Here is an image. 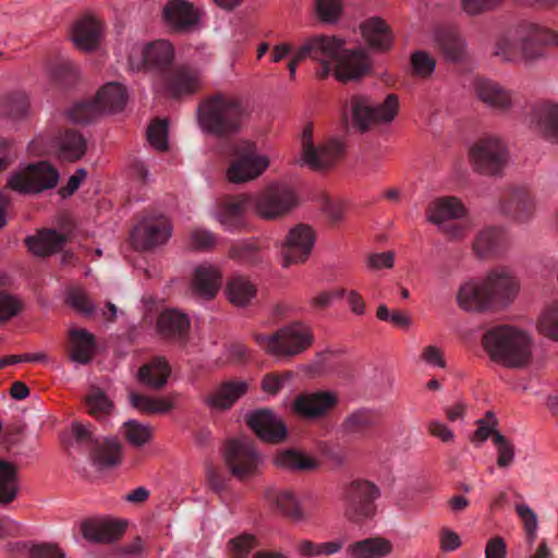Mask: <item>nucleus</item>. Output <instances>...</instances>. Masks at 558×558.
Returning <instances> with one entry per match:
<instances>
[{
    "label": "nucleus",
    "instance_id": "2",
    "mask_svg": "<svg viewBox=\"0 0 558 558\" xmlns=\"http://www.w3.org/2000/svg\"><path fill=\"white\" fill-rule=\"evenodd\" d=\"M483 345L492 360L509 367L527 365L533 355V340L523 328L501 325L488 330Z\"/></svg>",
    "mask_w": 558,
    "mask_h": 558
},
{
    "label": "nucleus",
    "instance_id": "19",
    "mask_svg": "<svg viewBox=\"0 0 558 558\" xmlns=\"http://www.w3.org/2000/svg\"><path fill=\"white\" fill-rule=\"evenodd\" d=\"M337 401V395L329 390L304 392L293 400L292 411L304 418L317 420L325 416Z\"/></svg>",
    "mask_w": 558,
    "mask_h": 558
},
{
    "label": "nucleus",
    "instance_id": "32",
    "mask_svg": "<svg viewBox=\"0 0 558 558\" xmlns=\"http://www.w3.org/2000/svg\"><path fill=\"white\" fill-rule=\"evenodd\" d=\"M123 531V525L110 519H89L82 523L85 539L94 543L116 541Z\"/></svg>",
    "mask_w": 558,
    "mask_h": 558
},
{
    "label": "nucleus",
    "instance_id": "35",
    "mask_svg": "<svg viewBox=\"0 0 558 558\" xmlns=\"http://www.w3.org/2000/svg\"><path fill=\"white\" fill-rule=\"evenodd\" d=\"M65 242L66 236L63 233L50 229L38 231L26 239L28 250L40 257L59 252Z\"/></svg>",
    "mask_w": 558,
    "mask_h": 558
},
{
    "label": "nucleus",
    "instance_id": "59",
    "mask_svg": "<svg viewBox=\"0 0 558 558\" xmlns=\"http://www.w3.org/2000/svg\"><path fill=\"white\" fill-rule=\"evenodd\" d=\"M411 64L415 75L421 77L429 76L436 68L435 59L425 51H416L411 57Z\"/></svg>",
    "mask_w": 558,
    "mask_h": 558
},
{
    "label": "nucleus",
    "instance_id": "36",
    "mask_svg": "<svg viewBox=\"0 0 558 558\" xmlns=\"http://www.w3.org/2000/svg\"><path fill=\"white\" fill-rule=\"evenodd\" d=\"M157 328L166 338L182 340L189 331L190 318L178 310L168 308L159 315Z\"/></svg>",
    "mask_w": 558,
    "mask_h": 558
},
{
    "label": "nucleus",
    "instance_id": "62",
    "mask_svg": "<svg viewBox=\"0 0 558 558\" xmlns=\"http://www.w3.org/2000/svg\"><path fill=\"white\" fill-rule=\"evenodd\" d=\"M466 44L463 39L458 37H448L441 43V49L446 57L452 61L460 60L465 52Z\"/></svg>",
    "mask_w": 558,
    "mask_h": 558
},
{
    "label": "nucleus",
    "instance_id": "38",
    "mask_svg": "<svg viewBox=\"0 0 558 558\" xmlns=\"http://www.w3.org/2000/svg\"><path fill=\"white\" fill-rule=\"evenodd\" d=\"M268 502L295 521L305 519L299 497L288 488H270L266 493Z\"/></svg>",
    "mask_w": 558,
    "mask_h": 558
},
{
    "label": "nucleus",
    "instance_id": "31",
    "mask_svg": "<svg viewBox=\"0 0 558 558\" xmlns=\"http://www.w3.org/2000/svg\"><path fill=\"white\" fill-rule=\"evenodd\" d=\"M363 39L374 49L389 50L393 44V35L388 24L378 16L364 21L361 26Z\"/></svg>",
    "mask_w": 558,
    "mask_h": 558
},
{
    "label": "nucleus",
    "instance_id": "57",
    "mask_svg": "<svg viewBox=\"0 0 558 558\" xmlns=\"http://www.w3.org/2000/svg\"><path fill=\"white\" fill-rule=\"evenodd\" d=\"M216 244V238L214 233L207 229L195 228L193 229L187 238V245L194 251H208Z\"/></svg>",
    "mask_w": 558,
    "mask_h": 558
},
{
    "label": "nucleus",
    "instance_id": "39",
    "mask_svg": "<svg viewBox=\"0 0 558 558\" xmlns=\"http://www.w3.org/2000/svg\"><path fill=\"white\" fill-rule=\"evenodd\" d=\"M70 347V359L78 364H87L95 351L94 336L86 329H71Z\"/></svg>",
    "mask_w": 558,
    "mask_h": 558
},
{
    "label": "nucleus",
    "instance_id": "23",
    "mask_svg": "<svg viewBox=\"0 0 558 558\" xmlns=\"http://www.w3.org/2000/svg\"><path fill=\"white\" fill-rule=\"evenodd\" d=\"M466 207L462 201L456 196H441L433 199L426 210V219L442 228L451 220L462 219L466 216Z\"/></svg>",
    "mask_w": 558,
    "mask_h": 558
},
{
    "label": "nucleus",
    "instance_id": "55",
    "mask_svg": "<svg viewBox=\"0 0 558 558\" xmlns=\"http://www.w3.org/2000/svg\"><path fill=\"white\" fill-rule=\"evenodd\" d=\"M317 16L325 23H335L342 12V0H314Z\"/></svg>",
    "mask_w": 558,
    "mask_h": 558
},
{
    "label": "nucleus",
    "instance_id": "10",
    "mask_svg": "<svg viewBox=\"0 0 558 558\" xmlns=\"http://www.w3.org/2000/svg\"><path fill=\"white\" fill-rule=\"evenodd\" d=\"M343 151V143L338 138L315 145L313 126L308 124L302 131L301 156L298 162L313 170H324L333 166L341 158Z\"/></svg>",
    "mask_w": 558,
    "mask_h": 558
},
{
    "label": "nucleus",
    "instance_id": "21",
    "mask_svg": "<svg viewBox=\"0 0 558 558\" xmlns=\"http://www.w3.org/2000/svg\"><path fill=\"white\" fill-rule=\"evenodd\" d=\"M162 20L173 32L186 33L199 23L198 13L186 0H169L162 9Z\"/></svg>",
    "mask_w": 558,
    "mask_h": 558
},
{
    "label": "nucleus",
    "instance_id": "51",
    "mask_svg": "<svg viewBox=\"0 0 558 558\" xmlns=\"http://www.w3.org/2000/svg\"><path fill=\"white\" fill-rule=\"evenodd\" d=\"M494 445L496 448V464L502 470H509L515 461L514 445L500 433L494 434Z\"/></svg>",
    "mask_w": 558,
    "mask_h": 558
},
{
    "label": "nucleus",
    "instance_id": "33",
    "mask_svg": "<svg viewBox=\"0 0 558 558\" xmlns=\"http://www.w3.org/2000/svg\"><path fill=\"white\" fill-rule=\"evenodd\" d=\"M221 287V274L216 266L198 265L194 269L192 289L201 298H214Z\"/></svg>",
    "mask_w": 558,
    "mask_h": 558
},
{
    "label": "nucleus",
    "instance_id": "4",
    "mask_svg": "<svg viewBox=\"0 0 558 558\" xmlns=\"http://www.w3.org/2000/svg\"><path fill=\"white\" fill-rule=\"evenodd\" d=\"M254 339L264 352L277 360L299 355L313 343L311 329L301 323L284 326L274 333L255 335Z\"/></svg>",
    "mask_w": 558,
    "mask_h": 558
},
{
    "label": "nucleus",
    "instance_id": "11",
    "mask_svg": "<svg viewBox=\"0 0 558 558\" xmlns=\"http://www.w3.org/2000/svg\"><path fill=\"white\" fill-rule=\"evenodd\" d=\"M225 459L230 473L240 481H246L259 473L263 456L246 438L231 439L225 449Z\"/></svg>",
    "mask_w": 558,
    "mask_h": 558
},
{
    "label": "nucleus",
    "instance_id": "17",
    "mask_svg": "<svg viewBox=\"0 0 558 558\" xmlns=\"http://www.w3.org/2000/svg\"><path fill=\"white\" fill-rule=\"evenodd\" d=\"M172 235V225L165 216L146 217L132 231L133 246L150 250L165 244Z\"/></svg>",
    "mask_w": 558,
    "mask_h": 558
},
{
    "label": "nucleus",
    "instance_id": "60",
    "mask_svg": "<svg viewBox=\"0 0 558 558\" xmlns=\"http://www.w3.org/2000/svg\"><path fill=\"white\" fill-rule=\"evenodd\" d=\"M373 423V416L368 411L359 410L350 414L344 421V427L348 432H359Z\"/></svg>",
    "mask_w": 558,
    "mask_h": 558
},
{
    "label": "nucleus",
    "instance_id": "45",
    "mask_svg": "<svg viewBox=\"0 0 558 558\" xmlns=\"http://www.w3.org/2000/svg\"><path fill=\"white\" fill-rule=\"evenodd\" d=\"M351 114L354 125L361 130H367L375 123L374 106L369 97L364 95H354L350 99Z\"/></svg>",
    "mask_w": 558,
    "mask_h": 558
},
{
    "label": "nucleus",
    "instance_id": "40",
    "mask_svg": "<svg viewBox=\"0 0 558 558\" xmlns=\"http://www.w3.org/2000/svg\"><path fill=\"white\" fill-rule=\"evenodd\" d=\"M256 286L247 278L234 276L226 287V295L231 304L236 307H244L256 298Z\"/></svg>",
    "mask_w": 558,
    "mask_h": 558
},
{
    "label": "nucleus",
    "instance_id": "1",
    "mask_svg": "<svg viewBox=\"0 0 558 558\" xmlns=\"http://www.w3.org/2000/svg\"><path fill=\"white\" fill-rule=\"evenodd\" d=\"M558 46V33L537 23L507 28L494 44V54L507 62L531 64L545 58L544 47Z\"/></svg>",
    "mask_w": 558,
    "mask_h": 558
},
{
    "label": "nucleus",
    "instance_id": "29",
    "mask_svg": "<svg viewBox=\"0 0 558 558\" xmlns=\"http://www.w3.org/2000/svg\"><path fill=\"white\" fill-rule=\"evenodd\" d=\"M248 390V384L244 380L227 381L209 393L205 402L214 410L231 408Z\"/></svg>",
    "mask_w": 558,
    "mask_h": 558
},
{
    "label": "nucleus",
    "instance_id": "48",
    "mask_svg": "<svg viewBox=\"0 0 558 558\" xmlns=\"http://www.w3.org/2000/svg\"><path fill=\"white\" fill-rule=\"evenodd\" d=\"M19 490V480L16 469L13 464L0 462V502H11Z\"/></svg>",
    "mask_w": 558,
    "mask_h": 558
},
{
    "label": "nucleus",
    "instance_id": "56",
    "mask_svg": "<svg viewBox=\"0 0 558 558\" xmlns=\"http://www.w3.org/2000/svg\"><path fill=\"white\" fill-rule=\"evenodd\" d=\"M66 301L74 310L85 316H90L96 313L94 302L83 289L75 288L70 290L68 292Z\"/></svg>",
    "mask_w": 558,
    "mask_h": 558
},
{
    "label": "nucleus",
    "instance_id": "44",
    "mask_svg": "<svg viewBox=\"0 0 558 558\" xmlns=\"http://www.w3.org/2000/svg\"><path fill=\"white\" fill-rule=\"evenodd\" d=\"M536 209V201L529 192L515 191L511 194L505 210L519 221L529 220Z\"/></svg>",
    "mask_w": 558,
    "mask_h": 558
},
{
    "label": "nucleus",
    "instance_id": "8",
    "mask_svg": "<svg viewBox=\"0 0 558 558\" xmlns=\"http://www.w3.org/2000/svg\"><path fill=\"white\" fill-rule=\"evenodd\" d=\"M270 166L267 155L257 154L254 143L243 141L232 147L226 178L232 184H243L258 179Z\"/></svg>",
    "mask_w": 558,
    "mask_h": 558
},
{
    "label": "nucleus",
    "instance_id": "37",
    "mask_svg": "<svg viewBox=\"0 0 558 558\" xmlns=\"http://www.w3.org/2000/svg\"><path fill=\"white\" fill-rule=\"evenodd\" d=\"M53 148L59 158L75 161L86 153V140L76 131H65L56 137Z\"/></svg>",
    "mask_w": 558,
    "mask_h": 558
},
{
    "label": "nucleus",
    "instance_id": "42",
    "mask_svg": "<svg viewBox=\"0 0 558 558\" xmlns=\"http://www.w3.org/2000/svg\"><path fill=\"white\" fill-rule=\"evenodd\" d=\"M121 459V445L116 439L97 441V448L92 454L93 464L99 470L113 468L120 463Z\"/></svg>",
    "mask_w": 558,
    "mask_h": 558
},
{
    "label": "nucleus",
    "instance_id": "43",
    "mask_svg": "<svg viewBox=\"0 0 558 558\" xmlns=\"http://www.w3.org/2000/svg\"><path fill=\"white\" fill-rule=\"evenodd\" d=\"M536 128L547 140L558 142V105H544L536 109Z\"/></svg>",
    "mask_w": 558,
    "mask_h": 558
},
{
    "label": "nucleus",
    "instance_id": "25",
    "mask_svg": "<svg viewBox=\"0 0 558 558\" xmlns=\"http://www.w3.org/2000/svg\"><path fill=\"white\" fill-rule=\"evenodd\" d=\"M474 88L478 99L493 110L505 112L513 105L512 93L495 81L478 78L475 82Z\"/></svg>",
    "mask_w": 558,
    "mask_h": 558
},
{
    "label": "nucleus",
    "instance_id": "53",
    "mask_svg": "<svg viewBox=\"0 0 558 558\" xmlns=\"http://www.w3.org/2000/svg\"><path fill=\"white\" fill-rule=\"evenodd\" d=\"M504 0H460V9L470 17L480 16L498 9Z\"/></svg>",
    "mask_w": 558,
    "mask_h": 558
},
{
    "label": "nucleus",
    "instance_id": "47",
    "mask_svg": "<svg viewBox=\"0 0 558 558\" xmlns=\"http://www.w3.org/2000/svg\"><path fill=\"white\" fill-rule=\"evenodd\" d=\"M122 437L134 448H142L153 438V427L149 424L129 420L120 427Z\"/></svg>",
    "mask_w": 558,
    "mask_h": 558
},
{
    "label": "nucleus",
    "instance_id": "3",
    "mask_svg": "<svg viewBox=\"0 0 558 558\" xmlns=\"http://www.w3.org/2000/svg\"><path fill=\"white\" fill-rule=\"evenodd\" d=\"M248 117V109L236 97L216 94L197 109V122L204 133L228 136L238 133Z\"/></svg>",
    "mask_w": 558,
    "mask_h": 558
},
{
    "label": "nucleus",
    "instance_id": "30",
    "mask_svg": "<svg viewBox=\"0 0 558 558\" xmlns=\"http://www.w3.org/2000/svg\"><path fill=\"white\" fill-rule=\"evenodd\" d=\"M393 551L388 538L376 536L354 542L345 548L347 558H386Z\"/></svg>",
    "mask_w": 558,
    "mask_h": 558
},
{
    "label": "nucleus",
    "instance_id": "12",
    "mask_svg": "<svg viewBox=\"0 0 558 558\" xmlns=\"http://www.w3.org/2000/svg\"><path fill=\"white\" fill-rule=\"evenodd\" d=\"M343 46L344 41L339 37L315 34L303 39L299 49L306 59L308 58L319 64L316 75L324 80L331 74L332 66Z\"/></svg>",
    "mask_w": 558,
    "mask_h": 558
},
{
    "label": "nucleus",
    "instance_id": "54",
    "mask_svg": "<svg viewBox=\"0 0 558 558\" xmlns=\"http://www.w3.org/2000/svg\"><path fill=\"white\" fill-rule=\"evenodd\" d=\"M147 140L155 149H167L168 122L166 120H156L151 122L147 129Z\"/></svg>",
    "mask_w": 558,
    "mask_h": 558
},
{
    "label": "nucleus",
    "instance_id": "5",
    "mask_svg": "<svg viewBox=\"0 0 558 558\" xmlns=\"http://www.w3.org/2000/svg\"><path fill=\"white\" fill-rule=\"evenodd\" d=\"M119 54H125L132 72L142 70L163 71L174 60L173 45L167 39L150 43L126 41L119 46Z\"/></svg>",
    "mask_w": 558,
    "mask_h": 558
},
{
    "label": "nucleus",
    "instance_id": "22",
    "mask_svg": "<svg viewBox=\"0 0 558 558\" xmlns=\"http://www.w3.org/2000/svg\"><path fill=\"white\" fill-rule=\"evenodd\" d=\"M457 303L460 308L470 313L492 311L483 278L463 281L457 292Z\"/></svg>",
    "mask_w": 558,
    "mask_h": 558
},
{
    "label": "nucleus",
    "instance_id": "63",
    "mask_svg": "<svg viewBox=\"0 0 558 558\" xmlns=\"http://www.w3.org/2000/svg\"><path fill=\"white\" fill-rule=\"evenodd\" d=\"M428 433L442 442H453L456 435L453 430L439 420H432L427 424Z\"/></svg>",
    "mask_w": 558,
    "mask_h": 558
},
{
    "label": "nucleus",
    "instance_id": "61",
    "mask_svg": "<svg viewBox=\"0 0 558 558\" xmlns=\"http://www.w3.org/2000/svg\"><path fill=\"white\" fill-rule=\"evenodd\" d=\"M395 265L392 251L372 253L367 256L366 266L371 270L391 269Z\"/></svg>",
    "mask_w": 558,
    "mask_h": 558
},
{
    "label": "nucleus",
    "instance_id": "26",
    "mask_svg": "<svg viewBox=\"0 0 558 558\" xmlns=\"http://www.w3.org/2000/svg\"><path fill=\"white\" fill-rule=\"evenodd\" d=\"M102 32L101 23L94 16L86 15L72 26L71 39L77 49L90 51L98 47Z\"/></svg>",
    "mask_w": 558,
    "mask_h": 558
},
{
    "label": "nucleus",
    "instance_id": "52",
    "mask_svg": "<svg viewBox=\"0 0 558 558\" xmlns=\"http://www.w3.org/2000/svg\"><path fill=\"white\" fill-rule=\"evenodd\" d=\"M399 107L398 96L395 94L387 95L381 104L374 106L375 123H391L398 114Z\"/></svg>",
    "mask_w": 558,
    "mask_h": 558
},
{
    "label": "nucleus",
    "instance_id": "27",
    "mask_svg": "<svg viewBox=\"0 0 558 558\" xmlns=\"http://www.w3.org/2000/svg\"><path fill=\"white\" fill-rule=\"evenodd\" d=\"M272 462L277 469L291 473L310 472L315 470L319 464L315 457L294 448L277 451Z\"/></svg>",
    "mask_w": 558,
    "mask_h": 558
},
{
    "label": "nucleus",
    "instance_id": "7",
    "mask_svg": "<svg viewBox=\"0 0 558 558\" xmlns=\"http://www.w3.org/2000/svg\"><path fill=\"white\" fill-rule=\"evenodd\" d=\"M252 214L263 220H276L288 215L299 205L295 191L283 183H272L250 194Z\"/></svg>",
    "mask_w": 558,
    "mask_h": 558
},
{
    "label": "nucleus",
    "instance_id": "18",
    "mask_svg": "<svg viewBox=\"0 0 558 558\" xmlns=\"http://www.w3.org/2000/svg\"><path fill=\"white\" fill-rule=\"evenodd\" d=\"M369 71V57L363 48L344 49L343 47L331 73L337 81L348 83L361 80Z\"/></svg>",
    "mask_w": 558,
    "mask_h": 558
},
{
    "label": "nucleus",
    "instance_id": "16",
    "mask_svg": "<svg viewBox=\"0 0 558 558\" xmlns=\"http://www.w3.org/2000/svg\"><path fill=\"white\" fill-rule=\"evenodd\" d=\"M470 160L477 170L496 173L507 160V148L499 137L485 135L471 146Z\"/></svg>",
    "mask_w": 558,
    "mask_h": 558
},
{
    "label": "nucleus",
    "instance_id": "46",
    "mask_svg": "<svg viewBox=\"0 0 558 558\" xmlns=\"http://www.w3.org/2000/svg\"><path fill=\"white\" fill-rule=\"evenodd\" d=\"M130 403L141 412L148 414H163L174 407V398H151L138 393H130Z\"/></svg>",
    "mask_w": 558,
    "mask_h": 558
},
{
    "label": "nucleus",
    "instance_id": "20",
    "mask_svg": "<svg viewBox=\"0 0 558 558\" xmlns=\"http://www.w3.org/2000/svg\"><path fill=\"white\" fill-rule=\"evenodd\" d=\"M245 420L247 425L264 441L278 442L287 436L286 425L271 410L253 411L245 416Z\"/></svg>",
    "mask_w": 558,
    "mask_h": 558
},
{
    "label": "nucleus",
    "instance_id": "13",
    "mask_svg": "<svg viewBox=\"0 0 558 558\" xmlns=\"http://www.w3.org/2000/svg\"><path fill=\"white\" fill-rule=\"evenodd\" d=\"M59 180L58 171L48 162L31 163L12 173L8 180L11 190L22 193H39L52 189Z\"/></svg>",
    "mask_w": 558,
    "mask_h": 558
},
{
    "label": "nucleus",
    "instance_id": "41",
    "mask_svg": "<svg viewBox=\"0 0 558 558\" xmlns=\"http://www.w3.org/2000/svg\"><path fill=\"white\" fill-rule=\"evenodd\" d=\"M170 372L168 362L162 357H157L140 368L138 379L148 387L159 389L166 385Z\"/></svg>",
    "mask_w": 558,
    "mask_h": 558
},
{
    "label": "nucleus",
    "instance_id": "24",
    "mask_svg": "<svg viewBox=\"0 0 558 558\" xmlns=\"http://www.w3.org/2000/svg\"><path fill=\"white\" fill-rule=\"evenodd\" d=\"M202 86V70L198 68H180L160 87L171 97H181L198 90Z\"/></svg>",
    "mask_w": 558,
    "mask_h": 558
},
{
    "label": "nucleus",
    "instance_id": "14",
    "mask_svg": "<svg viewBox=\"0 0 558 558\" xmlns=\"http://www.w3.org/2000/svg\"><path fill=\"white\" fill-rule=\"evenodd\" d=\"M379 496V488L368 481L352 483L343 499V515L352 522H363L375 514L374 502Z\"/></svg>",
    "mask_w": 558,
    "mask_h": 558
},
{
    "label": "nucleus",
    "instance_id": "64",
    "mask_svg": "<svg viewBox=\"0 0 558 558\" xmlns=\"http://www.w3.org/2000/svg\"><path fill=\"white\" fill-rule=\"evenodd\" d=\"M21 310L20 301L9 294L0 293V320H8Z\"/></svg>",
    "mask_w": 558,
    "mask_h": 558
},
{
    "label": "nucleus",
    "instance_id": "28",
    "mask_svg": "<svg viewBox=\"0 0 558 558\" xmlns=\"http://www.w3.org/2000/svg\"><path fill=\"white\" fill-rule=\"evenodd\" d=\"M247 213H252L251 195L241 194L226 203L215 215V218L226 230L240 227Z\"/></svg>",
    "mask_w": 558,
    "mask_h": 558
},
{
    "label": "nucleus",
    "instance_id": "6",
    "mask_svg": "<svg viewBox=\"0 0 558 558\" xmlns=\"http://www.w3.org/2000/svg\"><path fill=\"white\" fill-rule=\"evenodd\" d=\"M128 101V90L119 82L101 86L92 102H77L66 112L70 121L87 123L97 113H111L122 110Z\"/></svg>",
    "mask_w": 558,
    "mask_h": 558
},
{
    "label": "nucleus",
    "instance_id": "49",
    "mask_svg": "<svg viewBox=\"0 0 558 558\" xmlns=\"http://www.w3.org/2000/svg\"><path fill=\"white\" fill-rule=\"evenodd\" d=\"M536 328L546 337L558 340V300L543 307L537 318Z\"/></svg>",
    "mask_w": 558,
    "mask_h": 558
},
{
    "label": "nucleus",
    "instance_id": "58",
    "mask_svg": "<svg viewBox=\"0 0 558 558\" xmlns=\"http://www.w3.org/2000/svg\"><path fill=\"white\" fill-rule=\"evenodd\" d=\"M89 412L93 415L108 414L113 408L112 401L100 390L93 389L86 399Z\"/></svg>",
    "mask_w": 558,
    "mask_h": 558
},
{
    "label": "nucleus",
    "instance_id": "50",
    "mask_svg": "<svg viewBox=\"0 0 558 558\" xmlns=\"http://www.w3.org/2000/svg\"><path fill=\"white\" fill-rule=\"evenodd\" d=\"M515 511L522 522V527L525 533L526 542L533 546L539 527V521L536 512L525 502L515 505Z\"/></svg>",
    "mask_w": 558,
    "mask_h": 558
},
{
    "label": "nucleus",
    "instance_id": "34",
    "mask_svg": "<svg viewBox=\"0 0 558 558\" xmlns=\"http://www.w3.org/2000/svg\"><path fill=\"white\" fill-rule=\"evenodd\" d=\"M509 244L507 232L498 227L482 229L473 243V250L478 257H486L504 250Z\"/></svg>",
    "mask_w": 558,
    "mask_h": 558
},
{
    "label": "nucleus",
    "instance_id": "15",
    "mask_svg": "<svg viewBox=\"0 0 558 558\" xmlns=\"http://www.w3.org/2000/svg\"><path fill=\"white\" fill-rule=\"evenodd\" d=\"M483 280L492 310L509 306L519 294L520 282L508 267L499 266L488 270Z\"/></svg>",
    "mask_w": 558,
    "mask_h": 558
},
{
    "label": "nucleus",
    "instance_id": "9",
    "mask_svg": "<svg viewBox=\"0 0 558 558\" xmlns=\"http://www.w3.org/2000/svg\"><path fill=\"white\" fill-rule=\"evenodd\" d=\"M317 241L316 230L306 223L291 227L284 238L276 244L283 268L304 264L312 255Z\"/></svg>",
    "mask_w": 558,
    "mask_h": 558
}]
</instances>
